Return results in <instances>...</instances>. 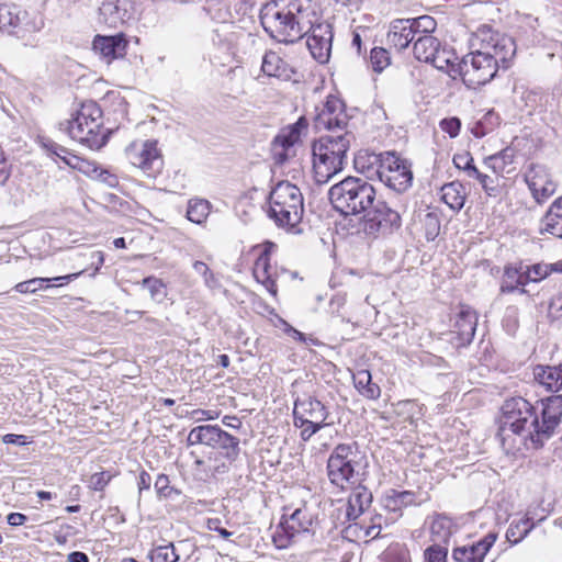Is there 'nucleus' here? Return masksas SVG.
<instances>
[{
	"label": "nucleus",
	"instance_id": "obj_54",
	"mask_svg": "<svg viewBox=\"0 0 562 562\" xmlns=\"http://www.w3.org/2000/svg\"><path fill=\"white\" fill-rule=\"evenodd\" d=\"M440 127L443 132L449 134L450 137H456L460 133L461 121L459 117H448L440 122Z\"/></svg>",
	"mask_w": 562,
	"mask_h": 562
},
{
	"label": "nucleus",
	"instance_id": "obj_11",
	"mask_svg": "<svg viewBox=\"0 0 562 562\" xmlns=\"http://www.w3.org/2000/svg\"><path fill=\"white\" fill-rule=\"evenodd\" d=\"M412 162L396 151H382L379 180L396 193H404L413 186Z\"/></svg>",
	"mask_w": 562,
	"mask_h": 562
},
{
	"label": "nucleus",
	"instance_id": "obj_34",
	"mask_svg": "<svg viewBox=\"0 0 562 562\" xmlns=\"http://www.w3.org/2000/svg\"><path fill=\"white\" fill-rule=\"evenodd\" d=\"M533 527L535 522L529 517L521 518L517 522L513 521L506 531V539L510 543L517 544L527 537Z\"/></svg>",
	"mask_w": 562,
	"mask_h": 562
},
{
	"label": "nucleus",
	"instance_id": "obj_12",
	"mask_svg": "<svg viewBox=\"0 0 562 562\" xmlns=\"http://www.w3.org/2000/svg\"><path fill=\"white\" fill-rule=\"evenodd\" d=\"M362 229L367 236H385L398 231L402 226L400 213L391 209L383 200L375 199L372 206L361 216Z\"/></svg>",
	"mask_w": 562,
	"mask_h": 562
},
{
	"label": "nucleus",
	"instance_id": "obj_10",
	"mask_svg": "<svg viewBox=\"0 0 562 562\" xmlns=\"http://www.w3.org/2000/svg\"><path fill=\"white\" fill-rule=\"evenodd\" d=\"M187 442L189 446L205 445L218 449L231 462L239 456V439L217 425H202L191 429Z\"/></svg>",
	"mask_w": 562,
	"mask_h": 562
},
{
	"label": "nucleus",
	"instance_id": "obj_50",
	"mask_svg": "<svg viewBox=\"0 0 562 562\" xmlns=\"http://www.w3.org/2000/svg\"><path fill=\"white\" fill-rule=\"evenodd\" d=\"M424 557L425 562H447L448 549L435 543L425 550Z\"/></svg>",
	"mask_w": 562,
	"mask_h": 562
},
{
	"label": "nucleus",
	"instance_id": "obj_46",
	"mask_svg": "<svg viewBox=\"0 0 562 562\" xmlns=\"http://www.w3.org/2000/svg\"><path fill=\"white\" fill-rule=\"evenodd\" d=\"M277 248V245L272 241H266L263 244V250L260 256L257 258L254 269V274L256 279H260V269H270V254Z\"/></svg>",
	"mask_w": 562,
	"mask_h": 562
},
{
	"label": "nucleus",
	"instance_id": "obj_16",
	"mask_svg": "<svg viewBox=\"0 0 562 562\" xmlns=\"http://www.w3.org/2000/svg\"><path fill=\"white\" fill-rule=\"evenodd\" d=\"M306 45L312 56L321 64L328 61L331 52L333 27L327 22L313 25L307 20Z\"/></svg>",
	"mask_w": 562,
	"mask_h": 562
},
{
	"label": "nucleus",
	"instance_id": "obj_5",
	"mask_svg": "<svg viewBox=\"0 0 562 562\" xmlns=\"http://www.w3.org/2000/svg\"><path fill=\"white\" fill-rule=\"evenodd\" d=\"M328 199L344 217L362 216L374 203L376 191L367 179L348 176L329 189Z\"/></svg>",
	"mask_w": 562,
	"mask_h": 562
},
{
	"label": "nucleus",
	"instance_id": "obj_42",
	"mask_svg": "<svg viewBox=\"0 0 562 562\" xmlns=\"http://www.w3.org/2000/svg\"><path fill=\"white\" fill-rule=\"evenodd\" d=\"M425 237L428 241L435 240L440 233V216L436 212H428L423 221Z\"/></svg>",
	"mask_w": 562,
	"mask_h": 562
},
{
	"label": "nucleus",
	"instance_id": "obj_24",
	"mask_svg": "<svg viewBox=\"0 0 562 562\" xmlns=\"http://www.w3.org/2000/svg\"><path fill=\"white\" fill-rule=\"evenodd\" d=\"M313 524V517L306 508H296L289 518L282 516L278 528L285 532L296 535L300 532H308Z\"/></svg>",
	"mask_w": 562,
	"mask_h": 562
},
{
	"label": "nucleus",
	"instance_id": "obj_36",
	"mask_svg": "<svg viewBox=\"0 0 562 562\" xmlns=\"http://www.w3.org/2000/svg\"><path fill=\"white\" fill-rule=\"evenodd\" d=\"M148 559L150 562H177L179 554L176 552V548L172 542L154 547L149 553Z\"/></svg>",
	"mask_w": 562,
	"mask_h": 562
},
{
	"label": "nucleus",
	"instance_id": "obj_13",
	"mask_svg": "<svg viewBox=\"0 0 562 562\" xmlns=\"http://www.w3.org/2000/svg\"><path fill=\"white\" fill-rule=\"evenodd\" d=\"M125 154L131 164L153 177L160 172L164 160L157 148V142L147 139L131 144Z\"/></svg>",
	"mask_w": 562,
	"mask_h": 562
},
{
	"label": "nucleus",
	"instance_id": "obj_60",
	"mask_svg": "<svg viewBox=\"0 0 562 562\" xmlns=\"http://www.w3.org/2000/svg\"><path fill=\"white\" fill-rule=\"evenodd\" d=\"M295 535H291L289 532H285L283 529H282V532H279L277 531L276 535L273 536V542L276 543V546L278 548H286L290 546V542H291V539L294 537Z\"/></svg>",
	"mask_w": 562,
	"mask_h": 562
},
{
	"label": "nucleus",
	"instance_id": "obj_49",
	"mask_svg": "<svg viewBox=\"0 0 562 562\" xmlns=\"http://www.w3.org/2000/svg\"><path fill=\"white\" fill-rule=\"evenodd\" d=\"M370 59L374 71H382L390 64L389 52L383 47L371 49Z\"/></svg>",
	"mask_w": 562,
	"mask_h": 562
},
{
	"label": "nucleus",
	"instance_id": "obj_9",
	"mask_svg": "<svg viewBox=\"0 0 562 562\" xmlns=\"http://www.w3.org/2000/svg\"><path fill=\"white\" fill-rule=\"evenodd\" d=\"M499 69L502 68L488 54L472 50L457 63L454 71L458 72L467 88L477 89L492 81Z\"/></svg>",
	"mask_w": 562,
	"mask_h": 562
},
{
	"label": "nucleus",
	"instance_id": "obj_53",
	"mask_svg": "<svg viewBox=\"0 0 562 562\" xmlns=\"http://www.w3.org/2000/svg\"><path fill=\"white\" fill-rule=\"evenodd\" d=\"M112 477L109 471L94 473L90 476L89 486L94 491H103Z\"/></svg>",
	"mask_w": 562,
	"mask_h": 562
},
{
	"label": "nucleus",
	"instance_id": "obj_31",
	"mask_svg": "<svg viewBox=\"0 0 562 562\" xmlns=\"http://www.w3.org/2000/svg\"><path fill=\"white\" fill-rule=\"evenodd\" d=\"M519 284H521V281H519V269L510 266L505 267L499 288L501 294L513 293L515 291L519 294H526L527 290L519 288Z\"/></svg>",
	"mask_w": 562,
	"mask_h": 562
},
{
	"label": "nucleus",
	"instance_id": "obj_20",
	"mask_svg": "<svg viewBox=\"0 0 562 562\" xmlns=\"http://www.w3.org/2000/svg\"><path fill=\"white\" fill-rule=\"evenodd\" d=\"M128 41L124 33L115 35H95L92 42L94 52L99 53L108 63L123 58L126 55Z\"/></svg>",
	"mask_w": 562,
	"mask_h": 562
},
{
	"label": "nucleus",
	"instance_id": "obj_29",
	"mask_svg": "<svg viewBox=\"0 0 562 562\" xmlns=\"http://www.w3.org/2000/svg\"><path fill=\"white\" fill-rule=\"evenodd\" d=\"M353 384L357 391L369 400H376L381 394V389L372 382V375L369 370H358L352 375Z\"/></svg>",
	"mask_w": 562,
	"mask_h": 562
},
{
	"label": "nucleus",
	"instance_id": "obj_6",
	"mask_svg": "<svg viewBox=\"0 0 562 562\" xmlns=\"http://www.w3.org/2000/svg\"><path fill=\"white\" fill-rule=\"evenodd\" d=\"M268 216L280 228L300 233L304 207L301 190L289 181H279L268 196Z\"/></svg>",
	"mask_w": 562,
	"mask_h": 562
},
{
	"label": "nucleus",
	"instance_id": "obj_17",
	"mask_svg": "<svg viewBox=\"0 0 562 562\" xmlns=\"http://www.w3.org/2000/svg\"><path fill=\"white\" fill-rule=\"evenodd\" d=\"M41 24L43 23L41 22ZM41 27L42 25H37L30 19L26 10L18 5L0 3V31L8 33L35 32Z\"/></svg>",
	"mask_w": 562,
	"mask_h": 562
},
{
	"label": "nucleus",
	"instance_id": "obj_59",
	"mask_svg": "<svg viewBox=\"0 0 562 562\" xmlns=\"http://www.w3.org/2000/svg\"><path fill=\"white\" fill-rule=\"evenodd\" d=\"M94 179L102 181L103 183L108 184L111 188H114L119 184L117 177L110 173L108 170L102 169L101 167Z\"/></svg>",
	"mask_w": 562,
	"mask_h": 562
},
{
	"label": "nucleus",
	"instance_id": "obj_62",
	"mask_svg": "<svg viewBox=\"0 0 562 562\" xmlns=\"http://www.w3.org/2000/svg\"><path fill=\"white\" fill-rule=\"evenodd\" d=\"M10 177V166L4 157V154L0 151V184H4Z\"/></svg>",
	"mask_w": 562,
	"mask_h": 562
},
{
	"label": "nucleus",
	"instance_id": "obj_48",
	"mask_svg": "<svg viewBox=\"0 0 562 562\" xmlns=\"http://www.w3.org/2000/svg\"><path fill=\"white\" fill-rule=\"evenodd\" d=\"M300 140L299 133L292 132L288 127L279 133L273 139V147H280L281 149H290Z\"/></svg>",
	"mask_w": 562,
	"mask_h": 562
},
{
	"label": "nucleus",
	"instance_id": "obj_15",
	"mask_svg": "<svg viewBox=\"0 0 562 562\" xmlns=\"http://www.w3.org/2000/svg\"><path fill=\"white\" fill-rule=\"evenodd\" d=\"M315 126L328 131L345 130L348 126L349 116L345 110V103L338 97L329 94L322 109L316 108Z\"/></svg>",
	"mask_w": 562,
	"mask_h": 562
},
{
	"label": "nucleus",
	"instance_id": "obj_64",
	"mask_svg": "<svg viewBox=\"0 0 562 562\" xmlns=\"http://www.w3.org/2000/svg\"><path fill=\"white\" fill-rule=\"evenodd\" d=\"M27 520V517L21 513H10L7 516V522L12 527H18L23 525Z\"/></svg>",
	"mask_w": 562,
	"mask_h": 562
},
{
	"label": "nucleus",
	"instance_id": "obj_14",
	"mask_svg": "<svg viewBox=\"0 0 562 562\" xmlns=\"http://www.w3.org/2000/svg\"><path fill=\"white\" fill-rule=\"evenodd\" d=\"M136 7L133 0H106L99 7V23L117 29L135 20Z\"/></svg>",
	"mask_w": 562,
	"mask_h": 562
},
{
	"label": "nucleus",
	"instance_id": "obj_26",
	"mask_svg": "<svg viewBox=\"0 0 562 562\" xmlns=\"http://www.w3.org/2000/svg\"><path fill=\"white\" fill-rule=\"evenodd\" d=\"M380 165H382V153L375 154L368 150H360L353 158L355 169L364 175L368 181L374 177L379 178Z\"/></svg>",
	"mask_w": 562,
	"mask_h": 562
},
{
	"label": "nucleus",
	"instance_id": "obj_33",
	"mask_svg": "<svg viewBox=\"0 0 562 562\" xmlns=\"http://www.w3.org/2000/svg\"><path fill=\"white\" fill-rule=\"evenodd\" d=\"M452 521L446 515H437L430 525L431 539L435 542H447L451 536Z\"/></svg>",
	"mask_w": 562,
	"mask_h": 562
},
{
	"label": "nucleus",
	"instance_id": "obj_37",
	"mask_svg": "<svg viewBox=\"0 0 562 562\" xmlns=\"http://www.w3.org/2000/svg\"><path fill=\"white\" fill-rule=\"evenodd\" d=\"M373 496L372 493L369 491L368 487H366L362 484H358L356 487H353L348 501L353 504V506H357L358 508L366 512L371 503H372Z\"/></svg>",
	"mask_w": 562,
	"mask_h": 562
},
{
	"label": "nucleus",
	"instance_id": "obj_56",
	"mask_svg": "<svg viewBox=\"0 0 562 562\" xmlns=\"http://www.w3.org/2000/svg\"><path fill=\"white\" fill-rule=\"evenodd\" d=\"M528 270L531 273L532 282L541 281L542 279L550 274L548 263H536L528 267Z\"/></svg>",
	"mask_w": 562,
	"mask_h": 562
},
{
	"label": "nucleus",
	"instance_id": "obj_22",
	"mask_svg": "<svg viewBox=\"0 0 562 562\" xmlns=\"http://www.w3.org/2000/svg\"><path fill=\"white\" fill-rule=\"evenodd\" d=\"M302 417L307 420L327 424L329 417L328 407L318 398L312 395H304L294 401L293 418ZM333 424L329 422L328 425Z\"/></svg>",
	"mask_w": 562,
	"mask_h": 562
},
{
	"label": "nucleus",
	"instance_id": "obj_38",
	"mask_svg": "<svg viewBox=\"0 0 562 562\" xmlns=\"http://www.w3.org/2000/svg\"><path fill=\"white\" fill-rule=\"evenodd\" d=\"M382 562H411L409 552L404 544L392 543L381 555Z\"/></svg>",
	"mask_w": 562,
	"mask_h": 562
},
{
	"label": "nucleus",
	"instance_id": "obj_35",
	"mask_svg": "<svg viewBox=\"0 0 562 562\" xmlns=\"http://www.w3.org/2000/svg\"><path fill=\"white\" fill-rule=\"evenodd\" d=\"M414 493L411 491H396L391 490L385 498V507L393 512H398L404 506L414 503Z\"/></svg>",
	"mask_w": 562,
	"mask_h": 562
},
{
	"label": "nucleus",
	"instance_id": "obj_4",
	"mask_svg": "<svg viewBox=\"0 0 562 562\" xmlns=\"http://www.w3.org/2000/svg\"><path fill=\"white\" fill-rule=\"evenodd\" d=\"M58 126L72 139L90 149L102 148L111 134L109 128L103 127V113L94 101L83 102L72 114L71 120L63 121Z\"/></svg>",
	"mask_w": 562,
	"mask_h": 562
},
{
	"label": "nucleus",
	"instance_id": "obj_23",
	"mask_svg": "<svg viewBox=\"0 0 562 562\" xmlns=\"http://www.w3.org/2000/svg\"><path fill=\"white\" fill-rule=\"evenodd\" d=\"M416 35L414 27L407 19H396L391 22L390 30L387 33V43L391 47H394L397 52H402L407 48L411 43H414Z\"/></svg>",
	"mask_w": 562,
	"mask_h": 562
},
{
	"label": "nucleus",
	"instance_id": "obj_25",
	"mask_svg": "<svg viewBox=\"0 0 562 562\" xmlns=\"http://www.w3.org/2000/svg\"><path fill=\"white\" fill-rule=\"evenodd\" d=\"M261 70L269 77L282 80L291 79L294 70L276 52L269 50L262 58Z\"/></svg>",
	"mask_w": 562,
	"mask_h": 562
},
{
	"label": "nucleus",
	"instance_id": "obj_55",
	"mask_svg": "<svg viewBox=\"0 0 562 562\" xmlns=\"http://www.w3.org/2000/svg\"><path fill=\"white\" fill-rule=\"evenodd\" d=\"M42 147L46 150L48 156L57 157L63 153L67 154V148L57 144L55 140L50 138H43L41 140Z\"/></svg>",
	"mask_w": 562,
	"mask_h": 562
},
{
	"label": "nucleus",
	"instance_id": "obj_57",
	"mask_svg": "<svg viewBox=\"0 0 562 562\" xmlns=\"http://www.w3.org/2000/svg\"><path fill=\"white\" fill-rule=\"evenodd\" d=\"M259 277L260 279L257 280L265 285L269 293L272 294L273 296L277 295V284L276 281L272 279L269 269L261 268Z\"/></svg>",
	"mask_w": 562,
	"mask_h": 562
},
{
	"label": "nucleus",
	"instance_id": "obj_41",
	"mask_svg": "<svg viewBox=\"0 0 562 562\" xmlns=\"http://www.w3.org/2000/svg\"><path fill=\"white\" fill-rule=\"evenodd\" d=\"M293 420L294 426L301 428L300 436L303 441H308L313 435L318 432L322 428L328 426V424H321L318 422L307 420L297 416L296 418H293Z\"/></svg>",
	"mask_w": 562,
	"mask_h": 562
},
{
	"label": "nucleus",
	"instance_id": "obj_27",
	"mask_svg": "<svg viewBox=\"0 0 562 562\" xmlns=\"http://www.w3.org/2000/svg\"><path fill=\"white\" fill-rule=\"evenodd\" d=\"M467 192L460 181H452L441 187V200L453 211L464 206Z\"/></svg>",
	"mask_w": 562,
	"mask_h": 562
},
{
	"label": "nucleus",
	"instance_id": "obj_47",
	"mask_svg": "<svg viewBox=\"0 0 562 562\" xmlns=\"http://www.w3.org/2000/svg\"><path fill=\"white\" fill-rule=\"evenodd\" d=\"M69 159H70V161H68V162H69L70 168L76 169L91 178H94L100 169V167L95 162L89 161L79 156H78V158H69Z\"/></svg>",
	"mask_w": 562,
	"mask_h": 562
},
{
	"label": "nucleus",
	"instance_id": "obj_63",
	"mask_svg": "<svg viewBox=\"0 0 562 562\" xmlns=\"http://www.w3.org/2000/svg\"><path fill=\"white\" fill-rule=\"evenodd\" d=\"M150 485H151V476L148 472L143 470L139 473L138 482H137L139 494H142L143 491L149 490Z\"/></svg>",
	"mask_w": 562,
	"mask_h": 562
},
{
	"label": "nucleus",
	"instance_id": "obj_61",
	"mask_svg": "<svg viewBox=\"0 0 562 562\" xmlns=\"http://www.w3.org/2000/svg\"><path fill=\"white\" fill-rule=\"evenodd\" d=\"M2 441L8 445L26 446L30 442L24 435L7 434L3 436Z\"/></svg>",
	"mask_w": 562,
	"mask_h": 562
},
{
	"label": "nucleus",
	"instance_id": "obj_18",
	"mask_svg": "<svg viewBox=\"0 0 562 562\" xmlns=\"http://www.w3.org/2000/svg\"><path fill=\"white\" fill-rule=\"evenodd\" d=\"M477 326V314L468 305H462L457 314L452 334L457 347L469 346L475 335Z\"/></svg>",
	"mask_w": 562,
	"mask_h": 562
},
{
	"label": "nucleus",
	"instance_id": "obj_8",
	"mask_svg": "<svg viewBox=\"0 0 562 562\" xmlns=\"http://www.w3.org/2000/svg\"><path fill=\"white\" fill-rule=\"evenodd\" d=\"M473 36L480 45L475 50L488 54L502 69L509 68L510 61L516 55V43L512 36L494 30L488 24H481Z\"/></svg>",
	"mask_w": 562,
	"mask_h": 562
},
{
	"label": "nucleus",
	"instance_id": "obj_7",
	"mask_svg": "<svg viewBox=\"0 0 562 562\" xmlns=\"http://www.w3.org/2000/svg\"><path fill=\"white\" fill-rule=\"evenodd\" d=\"M364 462L368 465L364 453L360 450L358 442L338 443L327 460V476L329 482L345 490V485L360 482L359 467Z\"/></svg>",
	"mask_w": 562,
	"mask_h": 562
},
{
	"label": "nucleus",
	"instance_id": "obj_45",
	"mask_svg": "<svg viewBox=\"0 0 562 562\" xmlns=\"http://www.w3.org/2000/svg\"><path fill=\"white\" fill-rule=\"evenodd\" d=\"M52 279L49 278H33L23 282L18 283L14 286V290L19 293H35L38 289L52 286L49 282Z\"/></svg>",
	"mask_w": 562,
	"mask_h": 562
},
{
	"label": "nucleus",
	"instance_id": "obj_3",
	"mask_svg": "<svg viewBox=\"0 0 562 562\" xmlns=\"http://www.w3.org/2000/svg\"><path fill=\"white\" fill-rule=\"evenodd\" d=\"M352 140H355V135L346 131L344 134L322 136L313 143L314 178L318 184L327 183L334 176L342 171Z\"/></svg>",
	"mask_w": 562,
	"mask_h": 562
},
{
	"label": "nucleus",
	"instance_id": "obj_19",
	"mask_svg": "<svg viewBox=\"0 0 562 562\" xmlns=\"http://www.w3.org/2000/svg\"><path fill=\"white\" fill-rule=\"evenodd\" d=\"M526 182L537 203L541 204L557 190V184L549 178L543 166L532 165L526 173Z\"/></svg>",
	"mask_w": 562,
	"mask_h": 562
},
{
	"label": "nucleus",
	"instance_id": "obj_58",
	"mask_svg": "<svg viewBox=\"0 0 562 562\" xmlns=\"http://www.w3.org/2000/svg\"><path fill=\"white\" fill-rule=\"evenodd\" d=\"M484 164L495 173H503L506 167L505 162L498 157V154L486 157Z\"/></svg>",
	"mask_w": 562,
	"mask_h": 562
},
{
	"label": "nucleus",
	"instance_id": "obj_40",
	"mask_svg": "<svg viewBox=\"0 0 562 562\" xmlns=\"http://www.w3.org/2000/svg\"><path fill=\"white\" fill-rule=\"evenodd\" d=\"M142 285L148 289L150 297L158 303L162 302L167 296L165 283L156 277L144 278Z\"/></svg>",
	"mask_w": 562,
	"mask_h": 562
},
{
	"label": "nucleus",
	"instance_id": "obj_44",
	"mask_svg": "<svg viewBox=\"0 0 562 562\" xmlns=\"http://www.w3.org/2000/svg\"><path fill=\"white\" fill-rule=\"evenodd\" d=\"M158 497L160 498H172L173 495L179 496L181 492L173 486H170L168 475L159 474L154 484Z\"/></svg>",
	"mask_w": 562,
	"mask_h": 562
},
{
	"label": "nucleus",
	"instance_id": "obj_1",
	"mask_svg": "<svg viewBox=\"0 0 562 562\" xmlns=\"http://www.w3.org/2000/svg\"><path fill=\"white\" fill-rule=\"evenodd\" d=\"M533 381L551 395L529 402L522 396L507 398L502 407L497 437L506 453H515L524 446L527 450L541 449L560 431L562 424V361L536 364Z\"/></svg>",
	"mask_w": 562,
	"mask_h": 562
},
{
	"label": "nucleus",
	"instance_id": "obj_52",
	"mask_svg": "<svg viewBox=\"0 0 562 562\" xmlns=\"http://www.w3.org/2000/svg\"><path fill=\"white\" fill-rule=\"evenodd\" d=\"M470 178L479 180L487 195L496 196L498 194V188L496 186H491V183L493 182L491 177L481 172L477 168L475 170H472V175L470 176Z\"/></svg>",
	"mask_w": 562,
	"mask_h": 562
},
{
	"label": "nucleus",
	"instance_id": "obj_30",
	"mask_svg": "<svg viewBox=\"0 0 562 562\" xmlns=\"http://www.w3.org/2000/svg\"><path fill=\"white\" fill-rule=\"evenodd\" d=\"M456 59L458 58L452 50L440 46L427 64H431L438 70L443 71L451 78L456 79L459 77L458 72L454 71L457 68Z\"/></svg>",
	"mask_w": 562,
	"mask_h": 562
},
{
	"label": "nucleus",
	"instance_id": "obj_51",
	"mask_svg": "<svg viewBox=\"0 0 562 562\" xmlns=\"http://www.w3.org/2000/svg\"><path fill=\"white\" fill-rule=\"evenodd\" d=\"M453 165L463 171L470 177L472 175V170H475L476 167L474 165V159L470 153L456 154L453 156Z\"/></svg>",
	"mask_w": 562,
	"mask_h": 562
},
{
	"label": "nucleus",
	"instance_id": "obj_21",
	"mask_svg": "<svg viewBox=\"0 0 562 562\" xmlns=\"http://www.w3.org/2000/svg\"><path fill=\"white\" fill-rule=\"evenodd\" d=\"M496 540L497 533L491 531L470 546L454 548L452 559L454 562H483Z\"/></svg>",
	"mask_w": 562,
	"mask_h": 562
},
{
	"label": "nucleus",
	"instance_id": "obj_43",
	"mask_svg": "<svg viewBox=\"0 0 562 562\" xmlns=\"http://www.w3.org/2000/svg\"><path fill=\"white\" fill-rule=\"evenodd\" d=\"M407 20L409 21V24L412 23L416 37L424 34H430L436 29V21L429 15Z\"/></svg>",
	"mask_w": 562,
	"mask_h": 562
},
{
	"label": "nucleus",
	"instance_id": "obj_2",
	"mask_svg": "<svg viewBox=\"0 0 562 562\" xmlns=\"http://www.w3.org/2000/svg\"><path fill=\"white\" fill-rule=\"evenodd\" d=\"M260 24L278 43L293 44L306 36L307 21L300 0H273L260 9Z\"/></svg>",
	"mask_w": 562,
	"mask_h": 562
},
{
	"label": "nucleus",
	"instance_id": "obj_28",
	"mask_svg": "<svg viewBox=\"0 0 562 562\" xmlns=\"http://www.w3.org/2000/svg\"><path fill=\"white\" fill-rule=\"evenodd\" d=\"M440 45V42L430 34L419 35L413 45L414 56L419 61L428 63Z\"/></svg>",
	"mask_w": 562,
	"mask_h": 562
},
{
	"label": "nucleus",
	"instance_id": "obj_39",
	"mask_svg": "<svg viewBox=\"0 0 562 562\" xmlns=\"http://www.w3.org/2000/svg\"><path fill=\"white\" fill-rule=\"evenodd\" d=\"M540 234H550L562 239V215H543L540 221Z\"/></svg>",
	"mask_w": 562,
	"mask_h": 562
},
{
	"label": "nucleus",
	"instance_id": "obj_32",
	"mask_svg": "<svg viewBox=\"0 0 562 562\" xmlns=\"http://www.w3.org/2000/svg\"><path fill=\"white\" fill-rule=\"evenodd\" d=\"M211 204L203 199H191L188 203L187 218L195 224H203L210 214Z\"/></svg>",
	"mask_w": 562,
	"mask_h": 562
}]
</instances>
